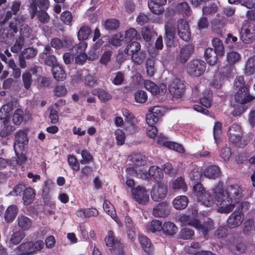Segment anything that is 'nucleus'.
<instances>
[{
    "mask_svg": "<svg viewBox=\"0 0 255 255\" xmlns=\"http://www.w3.org/2000/svg\"><path fill=\"white\" fill-rule=\"evenodd\" d=\"M193 190L199 202L207 207L211 206L214 202L217 211L223 214L231 212L243 196L242 189L237 185L231 186L227 190L218 186L210 192L206 191L203 185L198 183Z\"/></svg>",
    "mask_w": 255,
    "mask_h": 255,
    "instance_id": "obj_1",
    "label": "nucleus"
},
{
    "mask_svg": "<svg viewBox=\"0 0 255 255\" xmlns=\"http://www.w3.org/2000/svg\"><path fill=\"white\" fill-rule=\"evenodd\" d=\"M197 214V210L194 209L192 212V215L180 214L177 216V219L182 225L192 226L198 230L201 231L203 235H205L212 229V221L210 219H207L204 224H201L198 220L192 219V217L196 215Z\"/></svg>",
    "mask_w": 255,
    "mask_h": 255,
    "instance_id": "obj_2",
    "label": "nucleus"
},
{
    "mask_svg": "<svg viewBox=\"0 0 255 255\" xmlns=\"http://www.w3.org/2000/svg\"><path fill=\"white\" fill-rule=\"evenodd\" d=\"M212 45L215 51L209 48L205 51V57L207 64L216 63L217 62V55H222L224 53L223 44L219 38H214L212 41Z\"/></svg>",
    "mask_w": 255,
    "mask_h": 255,
    "instance_id": "obj_3",
    "label": "nucleus"
},
{
    "mask_svg": "<svg viewBox=\"0 0 255 255\" xmlns=\"http://www.w3.org/2000/svg\"><path fill=\"white\" fill-rule=\"evenodd\" d=\"M228 135L230 141L239 147H242L248 143V140L242 136L241 128L238 125L233 124L229 127Z\"/></svg>",
    "mask_w": 255,
    "mask_h": 255,
    "instance_id": "obj_4",
    "label": "nucleus"
},
{
    "mask_svg": "<svg viewBox=\"0 0 255 255\" xmlns=\"http://www.w3.org/2000/svg\"><path fill=\"white\" fill-rule=\"evenodd\" d=\"M241 39L243 42L250 43L255 39V28L253 24L245 21L242 28Z\"/></svg>",
    "mask_w": 255,
    "mask_h": 255,
    "instance_id": "obj_5",
    "label": "nucleus"
},
{
    "mask_svg": "<svg viewBox=\"0 0 255 255\" xmlns=\"http://www.w3.org/2000/svg\"><path fill=\"white\" fill-rule=\"evenodd\" d=\"M132 197L135 201L140 204H145L149 200V195L145 188L141 186L131 190Z\"/></svg>",
    "mask_w": 255,
    "mask_h": 255,
    "instance_id": "obj_6",
    "label": "nucleus"
},
{
    "mask_svg": "<svg viewBox=\"0 0 255 255\" xmlns=\"http://www.w3.org/2000/svg\"><path fill=\"white\" fill-rule=\"evenodd\" d=\"M28 143V138L25 132L20 130L16 133L14 149L16 154L23 151L24 146Z\"/></svg>",
    "mask_w": 255,
    "mask_h": 255,
    "instance_id": "obj_7",
    "label": "nucleus"
},
{
    "mask_svg": "<svg viewBox=\"0 0 255 255\" xmlns=\"http://www.w3.org/2000/svg\"><path fill=\"white\" fill-rule=\"evenodd\" d=\"M184 85L178 78H175L169 85V91L176 98L182 97L184 93Z\"/></svg>",
    "mask_w": 255,
    "mask_h": 255,
    "instance_id": "obj_8",
    "label": "nucleus"
},
{
    "mask_svg": "<svg viewBox=\"0 0 255 255\" xmlns=\"http://www.w3.org/2000/svg\"><path fill=\"white\" fill-rule=\"evenodd\" d=\"M157 183L158 185L154 186L151 193L152 199L156 202L163 199L167 193V186L162 182Z\"/></svg>",
    "mask_w": 255,
    "mask_h": 255,
    "instance_id": "obj_9",
    "label": "nucleus"
},
{
    "mask_svg": "<svg viewBox=\"0 0 255 255\" xmlns=\"http://www.w3.org/2000/svg\"><path fill=\"white\" fill-rule=\"evenodd\" d=\"M177 31L180 37L185 41L190 39V31L188 24L183 19H180L177 23Z\"/></svg>",
    "mask_w": 255,
    "mask_h": 255,
    "instance_id": "obj_10",
    "label": "nucleus"
},
{
    "mask_svg": "<svg viewBox=\"0 0 255 255\" xmlns=\"http://www.w3.org/2000/svg\"><path fill=\"white\" fill-rule=\"evenodd\" d=\"M255 98L249 94V88L238 90L235 95V101L241 104H245Z\"/></svg>",
    "mask_w": 255,
    "mask_h": 255,
    "instance_id": "obj_11",
    "label": "nucleus"
},
{
    "mask_svg": "<svg viewBox=\"0 0 255 255\" xmlns=\"http://www.w3.org/2000/svg\"><path fill=\"white\" fill-rule=\"evenodd\" d=\"M244 220V215L239 211L232 213L228 219V226L231 228L239 226Z\"/></svg>",
    "mask_w": 255,
    "mask_h": 255,
    "instance_id": "obj_12",
    "label": "nucleus"
},
{
    "mask_svg": "<svg viewBox=\"0 0 255 255\" xmlns=\"http://www.w3.org/2000/svg\"><path fill=\"white\" fill-rule=\"evenodd\" d=\"M157 142L160 145L178 152L183 153L184 151V149L181 145L173 142L167 141L165 138L163 137H158Z\"/></svg>",
    "mask_w": 255,
    "mask_h": 255,
    "instance_id": "obj_13",
    "label": "nucleus"
},
{
    "mask_svg": "<svg viewBox=\"0 0 255 255\" xmlns=\"http://www.w3.org/2000/svg\"><path fill=\"white\" fill-rule=\"evenodd\" d=\"M9 26L14 32L19 30L23 37H28L29 35L30 29L28 26L25 24H21L19 20H15L14 22H11Z\"/></svg>",
    "mask_w": 255,
    "mask_h": 255,
    "instance_id": "obj_14",
    "label": "nucleus"
},
{
    "mask_svg": "<svg viewBox=\"0 0 255 255\" xmlns=\"http://www.w3.org/2000/svg\"><path fill=\"white\" fill-rule=\"evenodd\" d=\"M187 72L193 76H199L205 71V65H187Z\"/></svg>",
    "mask_w": 255,
    "mask_h": 255,
    "instance_id": "obj_15",
    "label": "nucleus"
},
{
    "mask_svg": "<svg viewBox=\"0 0 255 255\" xmlns=\"http://www.w3.org/2000/svg\"><path fill=\"white\" fill-rule=\"evenodd\" d=\"M169 213V207L165 202L158 204L153 209V214L156 217H163Z\"/></svg>",
    "mask_w": 255,
    "mask_h": 255,
    "instance_id": "obj_16",
    "label": "nucleus"
},
{
    "mask_svg": "<svg viewBox=\"0 0 255 255\" xmlns=\"http://www.w3.org/2000/svg\"><path fill=\"white\" fill-rule=\"evenodd\" d=\"M149 178L153 180L155 182H161L163 174L161 169L156 166H152L148 169Z\"/></svg>",
    "mask_w": 255,
    "mask_h": 255,
    "instance_id": "obj_17",
    "label": "nucleus"
},
{
    "mask_svg": "<svg viewBox=\"0 0 255 255\" xmlns=\"http://www.w3.org/2000/svg\"><path fill=\"white\" fill-rule=\"evenodd\" d=\"M17 222L18 227L23 231L29 230L32 225L31 220L24 215L18 216Z\"/></svg>",
    "mask_w": 255,
    "mask_h": 255,
    "instance_id": "obj_18",
    "label": "nucleus"
},
{
    "mask_svg": "<svg viewBox=\"0 0 255 255\" xmlns=\"http://www.w3.org/2000/svg\"><path fill=\"white\" fill-rule=\"evenodd\" d=\"M54 78L58 81H63L66 78V74L61 65H49Z\"/></svg>",
    "mask_w": 255,
    "mask_h": 255,
    "instance_id": "obj_19",
    "label": "nucleus"
},
{
    "mask_svg": "<svg viewBox=\"0 0 255 255\" xmlns=\"http://www.w3.org/2000/svg\"><path fill=\"white\" fill-rule=\"evenodd\" d=\"M18 209L15 205H10L7 207L4 214V218L7 223L11 222L15 218Z\"/></svg>",
    "mask_w": 255,
    "mask_h": 255,
    "instance_id": "obj_20",
    "label": "nucleus"
},
{
    "mask_svg": "<svg viewBox=\"0 0 255 255\" xmlns=\"http://www.w3.org/2000/svg\"><path fill=\"white\" fill-rule=\"evenodd\" d=\"M220 173L219 167L217 165H211L207 167L204 171V175L205 177L214 179L218 177Z\"/></svg>",
    "mask_w": 255,
    "mask_h": 255,
    "instance_id": "obj_21",
    "label": "nucleus"
},
{
    "mask_svg": "<svg viewBox=\"0 0 255 255\" xmlns=\"http://www.w3.org/2000/svg\"><path fill=\"white\" fill-rule=\"evenodd\" d=\"M188 199L185 196H179L173 201L174 207L177 210L184 209L187 205Z\"/></svg>",
    "mask_w": 255,
    "mask_h": 255,
    "instance_id": "obj_22",
    "label": "nucleus"
},
{
    "mask_svg": "<svg viewBox=\"0 0 255 255\" xmlns=\"http://www.w3.org/2000/svg\"><path fill=\"white\" fill-rule=\"evenodd\" d=\"M130 160L136 167L144 166L146 163V157L140 153H134L130 156Z\"/></svg>",
    "mask_w": 255,
    "mask_h": 255,
    "instance_id": "obj_23",
    "label": "nucleus"
},
{
    "mask_svg": "<svg viewBox=\"0 0 255 255\" xmlns=\"http://www.w3.org/2000/svg\"><path fill=\"white\" fill-rule=\"evenodd\" d=\"M139 241L144 251L150 255L153 250L149 240L145 236L141 235L139 237Z\"/></svg>",
    "mask_w": 255,
    "mask_h": 255,
    "instance_id": "obj_24",
    "label": "nucleus"
},
{
    "mask_svg": "<svg viewBox=\"0 0 255 255\" xmlns=\"http://www.w3.org/2000/svg\"><path fill=\"white\" fill-rule=\"evenodd\" d=\"M171 186L172 188L174 190H182L183 192H186L187 189V185L181 177H178L174 180L172 182Z\"/></svg>",
    "mask_w": 255,
    "mask_h": 255,
    "instance_id": "obj_25",
    "label": "nucleus"
},
{
    "mask_svg": "<svg viewBox=\"0 0 255 255\" xmlns=\"http://www.w3.org/2000/svg\"><path fill=\"white\" fill-rule=\"evenodd\" d=\"M193 48L191 45H187L181 49L180 55L178 57V61L181 63H185L187 59L193 51Z\"/></svg>",
    "mask_w": 255,
    "mask_h": 255,
    "instance_id": "obj_26",
    "label": "nucleus"
},
{
    "mask_svg": "<svg viewBox=\"0 0 255 255\" xmlns=\"http://www.w3.org/2000/svg\"><path fill=\"white\" fill-rule=\"evenodd\" d=\"M177 231V228L172 222H165L162 226V231L167 235L172 236L175 234Z\"/></svg>",
    "mask_w": 255,
    "mask_h": 255,
    "instance_id": "obj_27",
    "label": "nucleus"
},
{
    "mask_svg": "<svg viewBox=\"0 0 255 255\" xmlns=\"http://www.w3.org/2000/svg\"><path fill=\"white\" fill-rule=\"evenodd\" d=\"M35 192L31 188H27L23 192V200L24 205H28L31 203L35 197Z\"/></svg>",
    "mask_w": 255,
    "mask_h": 255,
    "instance_id": "obj_28",
    "label": "nucleus"
},
{
    "mask_svg": "<svg viewBox=\"0 0 255 255\" xmlns=\"http://www.w3.org/2000/svg\"><path fill=\"white\" fill-rule=\"evenodd\" d=\"M162 223L158 220H153L146 225V230L148 232L155 233L162 231Z\"/></svg>",
    "mask_w": 255,
    "mask_h": 255,
    "instance_id": "obj_29",
    "label": "nucleus"
},
{
    "mask_svg": "<svg viewBox=\"0 0 255 255\" xmlns=\"http://www.w3.org/2000/svg\"><path fill=\"white\" fill-rule=\"evenodd\" d=\"M87 46V43L84 41H81L79 43V47L77 53L79 55L75 58V62L79 63L80 62H84L85 59V55L84 51Z\"/></svg>",
    "mask_w": 255,
    "mask_h": 255,
    "instance_id": "obj_30",
    "label": "nucleus"
},
{
    "mask_svg": "<svg viewBox=\"0 0 255 255\" xmlns=\"http://www.w3.org/2000/svg\"><path fill=\"white\" fill-rule=\"evenodd\" d=\"M103 208L105 211L109 214L113 219H115L116 222L118 223L116 219L117 214L114 206L108 201L105 200L103 204Z\"/></svg>",
    "mask_w": 255,
    "mask_h": 255,
    "instance_id": "obj_31",
    "label": "nucleus"
},
{
    "mask_svg": "<svg viewBox=\"0 0 255 255\" xmlns=\"http://www.w3.org/2000/svg\"><path fill=\"white\" fill-rule=\"evenodd\" d=\"M13 109V105L11 103L3 105L0 109V119L5 120L8 117Z\"/></svg>",
    "mask_w": 255,
    "mask_h": 255,
    "instance_id": "obj_32",
    "label": "nucleus"
},
{
    "mask_svg": "<svg viewBox=\"0 0 255 255\" xmlns=\"http://www.w3.org/2000/svg\"><path fill=\"white\" fill-rule=\"evenodd\" d=\"M165 29L166 38L168 40L166 41V44L168 46H170L171 44V41L174 38V28L171 25H169V22H168L165 25Z\"/></svg>",
    "mask_w": 255,
    "mask_h": 255,
    "instance_id": "obj_33",
    "label": "nucleus"
},
{
    "mask_svg": "<svg viewBox=\"0 0 255 255\" xmlns=\"http://www.w3.org/2000/svg\"><path fill=\"white\" fill-rule=\"evenodd\" d=\"M25 237V234L18 231L13 233L10 237L9 242L11 244L16 245L18 244Z\"/></svg>",
    "mask_w": 255,
    "mask_h": 255,
    "instance_id": "obj_34",
    "label": "nucleus"
},
{
    "mask_svg": "<svg viewBox=\"0 0 255 255\" xmlns=\"http://www.w3.org/2000/svg\"><path fill=\"white\" fill-rule=\"evenodd\" d=\"M123 41H124V35L119 32L110 38L108 42L110 45L118 46L122 44Z\"/></svg>",
    "mask_w": 255,
    "mask_h": 255,
    "instance_id": "obj_35",
    "label": "nucleus"
},
{
    "mask_svg": "<svg viewBox=\"0 0 255 255\" xmlns=\"http://www.w3.org/2000/svg\"><path fill=\"white\" fill-rule=\"evenodd\" d=\"M145 88L152 93L153 95H156L159 93V88L153 82L150 80H145L144 82Z\"/></svg>",
    "mask_w": 255,
    "mask_h": 255,
    "instance_id": "obj_36",
    "label": "nucleus"
},
{
    "mask_svg": "<svg viewBox=\"0 0 255 255\" xmlns=\"http://www.w3.org/2000/svg\"><path fill=\"white\" fill-rule=\"evenodd\" d=\"M3 123V127L0 131V134L2 137H6L15 128L14 127L9 124V122L7 119L4 120Z\"/></svg>",
    "mask_w": 255,
    "mask_h": 255,
    "instance_id": "obj_37",
    "label": "nucleus"
},
{
    "mask_svg": "<svg viewBox=\"0 0 255 255\" xmlns=\"http://www.w3.org/2000/svg\"><path fill=\"white\" fill-rule=\"evenodd\" d=\"M203 95L204 96L200 99V102L203 106L208 108L211 105L212 93L209 90H207L203 93Z\"/></svg>",
    "mask_w": 255,
    "mask_h": 255,
    "instance_id": "obj_38",
    "label": "nucleus"
},
{
    "mask_svg": "<svg viewBox=\"0 0 255 255\" xmlns=\"http://www.w3.org/2000/svg\"><path fill=\"white\" fill-rule=\"evenodd\" d=\"M105 240L106 245L109 247L117 246L119 244L118 240L115 238L114 233L112 231H109L108 232V235Z\"/></svg>",
    "mask_w": 255,
    "mask_h": 255,
    "instance_id": "obj_39",
    "label": "nucleus"
},
{
    "mask_svg": "<svg viewBox=\"0 0 255 255\" xmlns=\"http://www.w3.org/2000/svg\"><path fill=\"white\" fill-rule=\"evenodd\" d=\"M140 49V45L138 42H133L127 46L125 49V53L128 54H133Z\"/></svg>",
    "mask_w": 255,
    "mask_h": 255,
    "instance_id": "obj_40",
    "label": "nucleus"
},
{
    "mask_svg": "<svg viewBox=\"0 0 255 255\" xmlns=\"http://www.w3.org/2000/svg\"><path fill=\"white\" fill-rule=\"evenodd\" d=\"M115 138L117 144L119 145L124 144L126 139V135L124 132L121 129H117L115 131Z\"/></svg>",
    "mask_w": 255,
    "mask_h": 255,
    "instance_id": "obj_41",
    "label": "nucleus"
},
{
    "mask_svg": "<svg viewBox=\"0 0 255 255\" xmlns=\"http://www.w3.org/2000/svg\"><path fill=\"white\" fill-rule=\"evenodd\" d=\"M23 118V113L22 111L20 109H17L15 111L12 116V122L15 125H19L22 121Z\"/></svg>",
    "mask_w": 255,
    "mask_h": 255,
    "instance_id": "obj_42",
    "label": "nucleus"
},
{
    "mask_svg": "<svg viewBox=\"0 0 255 255\" xmlns=\"http://www.w3.org/2000/svg\"><path fill=\"white\" fill-rule=\"evenodd\" d=\"M104 25L107 29L114 30L119 26V22L116 19H109L105 21Z\"/></svg>",
    "mask_w": 255,
    "mask_h": 255,
    "instance_id": "obj_43",
    "label": "nucleus"
},
{
    "mask_svg": "<svg viewBox=\"0 0 255 255\" xmlns=\"http://www.w3.org/2000/svg\"><path fill=\"white\" fill-rule=\"evenodd\" d=\"M91 30L90 28L86 26L82 27L78 31V37L79 40H86L88 38Z\"/></svg>",
    "mask_w": 255,
    "mask_h": 255,
    "instance_id": "obj_44",
    "label": "nucleus"
},
{
    "mask_svg": "<svg viewBox=\"0 0 255 255\" xmlns=\"http://www.w3.org/2000/svg\"><path fill=\"white\" fill-rule=\"evenodd\" d=\"M148 5L150 10L155 14H160L163 11L162 6L159 4H157L151 0L148 1Z\"/></svg>",
    "mask_w": 255,
    "mask_h": 255,
    "instance_id": "obj_45",
    "label": "nucleus"
},
{
    "mask_svg": "<svg viewBox=\"0 0 255 255\" xmlns=\"http://www.w3.org/2000/svg\"><path fill=\"white\" fill-rule=\"evenodd\" d=\"M234 87L236 90L243 89L244 88H248V87L245 85L243 76H240L235 79L234 83Z\"/></svg>",
    "mask_w": 255,
    "mask_h": 255,
    "instance_id": "obj_46",
    "label": "nucleus"
},
{
    "mask_svg": "<svg viewBox=\"0 0 255 255\" xmlns=\"http://www.w3.org/2000/svg\"><path fill=\"white\" fill-rule=\"evenodd\" d=\"M135 100L138 103H144L147 100V95L145 92L138 90L134 94Z\"/></svg>",
    "mask_w": 255,
    "mask_h": 255,
    "instance_id": "obj_47",
    "label": "nucleus"
},
{
    "mask_svg": "<svg viewBox=\"0 0 255 255\" xmlns=\"http://www.w3.org/2000/svg\"><path fill=\"white\" fill-rule=\"evenodd\" d=\"M136 31L134 28L127 30L124 35V42H129L133 40L136 37Z\"/></svg>",
    "mask_w": 255,
    "mask_h": 255,
    "instance_id": "obj_48",
    "label": "nucleus"
},
{
    "mask_svg": "<svg viewBox=\"0 0 255 255\" xmlns=\"http://www.w3.org/2000/svg\"><path fill=\"white\" fill-rule=\"evenodd\" d=\"M147 167L144 166H141L138 168L137 169V177L143 179H149V171Z\"/></svg>",
    "mask_w": 255,
    "mask_h": 255,
    "instance_id": "obj_49",
    "label": "nucleus"
},
{
    "mask_svg": "<svg viewBox=\"0 0 255 255\" xmlns=\"http://www.w3.org/2000/svg\"><path fill=\"white\" fill-rule=\"evenodd\" d=\"M68 162L72 169L76 171L79 170L80 168V163L75 156L69 155L68 157Z\"/></svg>",
    "mask_w": 255,
    "mask_h": 255,
    "instance_id": "obj_50",
    "label": "nucleus"
},
{
    "mask_svg": "<svg viewBox=\"0 0 255 255\" xmlns=\"http://www.w3.org/2000/svg\"><path fill=\"white\" fill-rule=\"evenodd\" d=\"M97 95L100 100L104 102H107L112 98V95L103 89H99Z\"/></svg>",
    "mask_w": 255,
    "mask_h": 255,
    "instance_id": "obj_51",
    "label": "nucleus"
},
{
    "mask_svg": "<svg viewBox=\"0 0 255 255\" xmlns=\"http://www.w3.org/2000/svg\"><path fill=\"white\" fill-rule=\"evenodd\" d=\"M194 236V232L188 228L182 229L180 233V237L184 240H189L192 238Z\"/></svg>",
    "mask_w": 255,
    "mask_h": 255,
    "instance_id": "obj_52",
    "label": "nucleus"
},
{
    "mask_svg": "<svg viewBox=\"0 0 255 255\" xmlns=\"http://www.w3.org/2000/svg\"><path fill=\"white\" fill-rule=\"evenodd\" d=\"M240 55L236 52L232 51L227 54V61L230 64L239 62Z\"/></svg>",
    "mask_w": 255,
    "mask_h": 255,
    "instance_id": "obj_53",
    "label": "nucleus"
},
{
    "mask_svg": "<svg viewBox=\"0 0 255 255\" xmlns=\"http://www.w3.org/2000/svg\"><path fill=\"white\" fill-rule=\"evenodd\" d=\"M32 242H25L21 244L18 249L21 252L26 253L28 254L33 253L32 249Z\"/></svg>",
    "mask_w": 255,
    "mask_h": 255,
    "instance_id": "obj_54",
    "label": "nucleus"
},
{
    "mask_svg": "<svg viewBox=\"0 0 255 255\" xmlns=\"http://www.w3.org/2000/svg\"><path fill=\"white\" fill-rule=\"evenodd\" d=\"M232 155L231 149L228 147H225L220 151V156L224 161H229Z\"/></svg>",
    "mask_w": 255,
    "mask_h": 255,
    "instance_id": "obj_55",
    "label": "nucleus"
},
{
    "mask_svg": "<svg viewBox=\"0 0 255 255\" xmlns=\"http://www.w3.org/2000/svg\"><path fill=\"white\" fill-rule=\"evenodd\" d=\"M159 118L155 116L154 114L148 113L146 115V122L148 126H154L158 122Z\"/></svg>",
    "mask_w": 255,
    "mask_h": 255,
    "instance_id": "obj_56",
    "label": "nucleus"
},
{
    "mask_svg": "<svg viewBox=\"0 0 255 255\" xmlns=\"http://www.w3.org/2000/svg\"><path fill=\"white\" fill-rule=\"evenodd\" d=\"M72 15L70 12L66 11L61 14V19L62 21L66 24H69L72 20Z\"/></svg>",
    "mask_w": 255,
    "mask_h": 255,
    "instance_id": "obj_57",
    "label": "nucleus"
},
{
    "mask_svg": "<svg viewBox=\"0 0 255 255\" xmlns=\"http://www.w3.org/2000/svg\"><path fill=\"white\" fill-rule=\"evenodd\" d=\"M37 53L35 49L32 48H28L22 52V56L24 58H28L34 57Z\"/></svg>",
    "mask_w": 255,
    "mask_h": 255,
    "instance_id": "obj_58",
    "label": "nucleus"
},
{
    "mask_svg": "<svg viewBox=\"0 0 255 255\" xmlns=\"http://www.w3.org/2000/svg\"><path fill=\"white\" fill-rule=\"evenodd\" d=\"M67 89L64 85H57L55 89V94L57 96H64L67 94Z\"/></svg>",
    "mask_w": 255,
    "mask_h": 255,
    "instance_id": "obj_59",
    "label": "nucleus"
},
{
    "mask_svg": "<svg viewBox=\"0 0 255 255\" xmlns=\"http://www.w3.org/2000/svg\"><path fill=\"white\" fill-rule=\"evenodd\" d=\"M22 79L24 87L27 89H29L32 82L31 75L29 73H25L23 74Z\"/></svg>",
    "mask_w": 255,
    "mask_h": 255,
    "instance_id": "obj_60",
    "label": "nucleus"
},
{
    "mask_svg": "<svg viewBox=\"0 0 255 255\" xmlns=\"http://www.w3.org/2000/svg\"><path fill=\"white\" fill-rule=\"evenodd\" d=\"M81 156L82 159L81 160L80 162L82 164H86L92 159V156L90 153L86 150H83L81 151Z\"/></svg>",
    "mask_w": 255,
    "mask_h": 255,
    "instance_id": "obj_61",
    "label": "nucleus"
},
{
    "mask_svg": "<svg viewBox=\"0 0 255 255\" xmlns=\"http://www.w3.org/2000/svg\"><path fill=\"white\" fill-rule=\"evenodd\" d=\"M222 125L221 123L216 122L215 124L214 127V139L216 141H217V139L219 138L220 133L221 132V128H222Z\"/></svg>",
    "mask_w": 255,
    "mask_h": 255,
    "instance_id": "obj_62",
    "label": "nucleus"
},
{
    "mask_svg": "<svg viewBox=\"0 0 255 255\" xmlns=\"http://www.w3.org/2000/svg\"><path fill=\"white\" fill-rule=\"evenodd\" d=\"M23 44V39L22 37H19L16 40L14 45L12 46L11 50L13 52H17L20 50Z\"/></svg>",
    "mask_w": 255,
    "mask_h": 255,
    "instance_id": "obj_63",
    "label": "nucleus"
},
{
    "mask_svg": "<svg viewBox=\"0 0 255 255\" xmlns=\"http://www.w3.org/2000/svg\"><path fill=\"white\" fill-rule=\"evenodd\" d=\"M32 249L33 253L39 251L44 247L43 242L41 240H38L35 242H32Z\"/></svg>",
    "mask_w": 255,
    "mask_h": 255,
    "instance_id": "obj_64",
    "label": "nucleus"
}]
</instances>
